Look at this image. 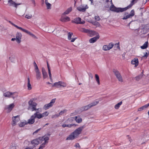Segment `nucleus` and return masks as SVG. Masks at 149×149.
<instances>
[{"label": "nucleus", "mask_w": 149, "mask_h": 149, "mask_svg": "<svg viewBox=\"0 0 149 149\" xmlns=\"http://www.w3.org/2000/svg\"><path fill=\"white\" fill-rule=\"evenodd\" d=\"M105 7L106 8H110V10L113 11L118 13L123 12L125 11L124 8H116L113 4L112 0H106L105 3Z\"/></svg>", "instance_id": "f257e3e1"}, {"label": "nucleus", "mask_w": 149, "mask_h": 149, "mask_svg": "<svg viewBox=\"0 0 149 149\" xmlns=\"http://www.w3.org/2000/svg\"><path fill=\"white\" fill-rule=\"evenodd\" d=\"M85 127L84 125H83L77 129L69 135L67 138L66 140H72L78 137L79 135L81 133Z\"/></svg>", "instance_id": "f03ea898"}, {"label": "nucleus", "mask_w": 149, "mask_h": 149, "mask_svg": "<svg viewBox=\"0 0 149 149\" xmlns=\"http://www.w3.org/2000/svg\"><path fill=\"white\" fill-rule=\"evenodd\" d=\"M66 86L67 84L61 81H59L55 83L53 85V87L55 86L56 88H61L65 87Z\"/></svg>", "instance_id": "7ed1b4c3"}, {"label": "nucleus", "mask_w": 149, "mask_h": 149, "mask_svg": "<svg viewBox=\"0 0 149 149\" xmlns=\"http://www.w3.org/2000/svg\"><path fill=\"white\" fill-rule=\"evenodd\" d=\"M113 72L118 81L120 82H123V79L120 72L118 70H114Z\"/></svg>", "instance_id": "20e7f679"}, {"label": "nucleus", "mask_w": 149, "mask_h": 149, "mask_svg": "<svg viewBox=\"0 0 149 149\" xmlns=\"http://www.w3.org/2000/svg\"><path fill=\"white\" fill-rule=\"evenodd\" d=\"M55 100V99H53L49 103L45 104L43 107V109L45 110H47L51 107L54 103Z\"/></svg>", "instance_id": "39448f33"}, {"label": "nucleus", "mask_w": 149, "mask_h": 149, "mask_svg": "<svg viewBox=\"0 0 149 149\" xmlns=\"http://www.w3.org/2000/svg\"><path fill=\"white\" fill-rule=\"evenodd\" d=\"M16 93V92L12 93L9 91H7L4 93L3 96L6 97H8V98L12 97L13 99H14L15 97L13 96Z\"/></svg>", "instance_id": "423d86ee"}, {"label": "nucleus", "mask_w": 149, "mask_h": 149, "mask_svg": "<svg viewBox=\"0 0 149 149\" xmlns=\"http://www.w3.org/2000/svg\"><path fill=\"white\" fill-rule=\"evenodd\" d=\"M88 8V7L87 5H86L85 6L84 5H81L77 7V9L79 11L84 12Z\"/></svg>", "instance_id": "0eeeda50"}, {"label": "nucleus", "mask_w": 149, "mask_h": 149, "mask_svg": "<svg viewBox=\"0 0 149 149\" xmlns=\"http://www.w3.org/2000/svg\"><path fill=\"white\" fill-rule=\"evenodd\" d=\"M72 22L77 24H84L85 23V21L84 20L81 21V18L80 17H78L74 19Z\"/></svg>", "instance_id": "6e6552de"}, {"label": "nucleus", "mask_w": 149, "mask_h": 149, "mask_svg": "<svg viewBox=\"0 0 149 149\" xmlns=\"http://www.w3.org/2000/svg\"><path fill=\"white\" fill-rule=\"evenodd\" d=\"M22 37V34L20 33H17L15 36V39L18 43H20L21 42V39Z\"/></svg>", "instance_id": "1a4fd4ad"}, {"label": "nucleus", "mask_w": 149, "mask_h": 149, "mask_svg": "<svg viewBox=\"0 0 149 149\" xmlns=\"http://www.w3.org/2000/svg\"><path fill=\"white\" fill-rule=\"evenodd\" d=\"M134 11L133 10H132L130 12V13L126 16H124L123 18V19H126L129 18H130L134 16Z\"/></svg>", "instance_id": "9d476101"}, {"label": "nucleus", "mask_w": 149, "mask_h": 149, "mask_svg": "<svg viewBox=\"0 0 149 149\" xmlns=\"http://www.w3.org/2000/svg\"><path fill=\"white\" fill-rule=\"evenodd\" d=\"M42 143V142L41 141L40 139V137L38 139L33 140L31 141V144L32 145H37L39 143Z\"/></svg>", "instance_id": "9b49d317"}, {"label": "nucleus", "mask_w": 149, "mask_h": 149, "mask_svg": "<svg viewBox=\"0 0 149 149\" xmlns=\"http://www.w3.org/2000/svg\"><path fill=\"white\" fill-rule=\"evenodd\" d=\"M70 120H74L76 122L78 123H80L82 121V120L79 116H76L74 117H71L70 118Z\"/></svg>", "instance_id": "f8f14e48"}, {"label": "nucleus", "mask_w": 149, "mask_h": 149, "mask_svg": "<svg viewBox=\"0 0 149 149\" xmlns=\"http://www.w3.org/2000/svg\"><path fill=\"white\" fill-rule=\"evenodd\" d=\"M8 3L10 6H13L16 8H17V6L21 5V3H16L15 2L13 1V0H9L8 1Z\"/></svg>", "instance_id": "ddd939ff"}, {"label": "nucleus", "mask_w": 149, "mask_h": 149, "mask_svg": "<svg viewBox=\"0 0 149 149\" xmlns=\"http://www.w3.org/2000/svg\"><path fill=\"white\" fill-rule=\"evenodd\" d=\"M13 122L12 123L13 125H15L18 122L19 120V116H14L12 118Z\"/></svg>", "instance_id": "4468645a"}, {"label": "nucleus", "mask_w": 149, "mask_h": 149, "mask_svg": "<svg viewBox=\"0 0 149 149\" xmlns=\"http://www.w3.org/2000/svg\"><path fill=\"white\" fill-rule=\"evenodd\" d=\"M36 73V77L37 80L40 79L41 78V74L38 68L34 69Z\"/></svg>", "instance_id": "2eb2a0df"}, {"label": "nucleus", "mask_w": 149, "mask_h": 149, "mask_svg": "<svg viewBox=\"0 0 149 149\" xmlns=\"http://www.w3.org/2000/svg\"><path fill=\"white\" fill-rule=\"evenodd\" d=\"M73 33L70 32H69L68 34V39L69 40H71V42H74L75 40L77 39V38H72L71 37Z\"/></svg>", "instance_id": "dca6fc26"}, {"label": "nucleus", "mask_w": 149, "mask_h": 149, "mask_svg": "<svg viewBox=\"0 0 149 149\" xmlns=\"http://www.w3.org/2000/svg\"><path fill=\"white\" fill-rule=\"evenodd\" d=\"M15 106L14 103H12L6 106L5 107V109L7 110L9 112H10Z\"/></svg>", "instance_id": "f3484780"}, {"label": "nucleus", "mask_w": 149, "mask_h": 149, "mask_svg": "<svg viewBox=\"0 0 149 149\" xmlns=\"http://www.w3.org/2000/svg\"><path fill=\"white\" fill-rule=\"evenodd\" d=\"M40 139L42 142V141H44L43 143L46 144V143H48V141L49 140V137L47 136H44L42 137H40Z\"/></svg>", "instance_id": "a211bd4d"}, {"label": "nucleus", "mask_w": 149, "mask_h": 149, "mask_svg": "<svg viewBox=\"0 0 149 149\" xmlns=\"http://www.w3.org/2000/svg\"><path fill=\"white\" fill-rule=\"evenodd\" d=\"M99 38V35H97L96 36L91 38L89 40V42L91 43H94Z\"/></svg>", "instance_id": "6ab92c4d"}, {"label": "nucleus", "mask_w": 149, "mask_h": 149, "mask_svg": "<svg viewBox=\"0 0 149 149\" xmlns=\"http://www.w3.org/2000/svg\"><path fill=\"white\" fill-rule=\"evenodd\" d=\"M131 63L133 65H135V67L137 66L139 64L138 59L137 58H135L131 61Z\"/></svg>", "instance_id": "aec40b11"}, {"label": "nucleus", "mask_w": 149, "mask_h": 149, "mask_svg": "<svg viewBox=\"0 0 149 149\" xmlns=\"http://www.w3.org/2000/svg\"><path fill=\"white\" fill-rule=\"evenodd\" d=\"M34 116L33 115H32L30 118L29 119L28 121V123L29 124H32L34 123L35 122V119L34 117Z\"/></svg>", "instance_id": "412c9836"}, {"label": "nucleus", "mask_w": 149, "mask_h": 149, "mask_svg": "<svg viewBox=\"0 0 149 149\" xmlns=\"http://www.w3.org/2000/svg\"><path fill=\"white\" fill-rule=\"evenodd\" d=\"M29 104L30 105V107L28 109L29 110L30 109L31 107H36L37 105V104L33 102V101L31 100L29 102Z\"/></svg>", "instance_id": "4be33fe9"}, {"label": "nucleus", "mask_w": 149, "mask_h": 149, "mask_svg": "<svg viewBox=\"0 0 149 149\" xmlns=\"http://www.w3.org/2000/svg\"><path fill=\"white\" fill-rule=\"evenodd\" d=\"M136 0H132V1L131 2L130 4L127 7L124 8H125V10H126L127 9L130 8L133 6V5L135 3H136Z\"/></svg>", "instance_id": "5701e85b"}, {"label": "nucleus", "mask_w": 149, "mask_h": 149, "mask_svg": "<svg viewBox=\"0 0 149 149\" xmlns=\"http://www.w3.org/2000/svg\"><path fill=\"white\" fill-rule=\"evenodd\" d=\"M42 71L43 75V77L44 79H45L48 77L47 74L46 72L45 69L43 68H42Z\"/></svg>", "instance_id": "b1692460"}, {"label": "nucleus", "mask_w": 149, "mask_h": 149, "mask_svg": "<svg viewBox=\"0 0 149 149\" xmlns=\"http://www.w3.org/2000/svg\"><path fill=\"white\" fill-rule=\"evenodd\" d=\"M33 115L34 116V117L35 118H36L38 119H40L42 118L41 113H40L38 111H37Z\"/></svg>", "instance_id": "393cba45"}, {"label": "nucleus", "mask_w": 149, "mask_h": 149, "mask_svg": "<svg viewBox=\"0 0 149 149\" xmlns=\"http://www.w3.org/2000/svg\"><path fill=\"white\" fill-rule=\"evenodd\" d=\"M88 34L90 36L92 37L94 35H96L97 33L94 31L89 30Z\"/></svg>", "instance_id": "a878e982"}, {"label": "nucleus", "mask_w": 149, "mask_h": 149, "mask_svg": "<svg viewBox=\"0 0 149 149\" xmlns=\"http://www.w3.org/2000/svg\"><path fill=\"white\" fill-rule=\"evenodd\" d=\"M61 20L63 22H65L70 21V19L69 17L65 16L64 17H62L61 19Z\"/></svg>", "instance_id": "bb28decb"}, {"label": "nucleus", "mask_w": 149, "mask_h": 149, "mask_svg": "<svg viewBox=\"0 0 149 149\" xmlns=\"http://www.w3.org/2000/svg\"><path fill=\"white\" fill-rule=\"evenodd\" d=\"M99 102V101L97 100L89 104L91 108L97 105Z\"/></svg>", "instance_id": "cd10ccee"}, {"label": "nucleus", "mask_w": 149, "mask_h": 149, "mask_svg": "<svg viewBox=\"0 0 149 149\" xmlns=\"http://www.w3.org/2000/svg\"><path fill=\"white\" fill-rule=\"evenodd\" d=\"M90 108L91 107L89 104H88L87 105L81 107V109L82 111H84L87 110Z\"/></svg>", "instance_id": "c85d7f7f"}, {"label": "nucleus", "mask_w": 149, "mask_h": 149, "mask_svg": "<svg viewBox=\"0 0 149 149\" xmlns=\"http://www.w3.org/2000/svg\"><path fill=\"white\" fill-rule=\"evenodd\" d=\"M77 125H76L75 124H63L62 125V127H71L72 126H76Z\"/></svg>", "instance_id": "c756f323"}, {"label": "nucleus", "mask_w": 149, "mask_h": 149, "mask_svg": "<svg viewBox=\"0 0 149 149\" xmlns=\"http://www.w3.org/2000/svg\"><path fill=\"white\" fill-rule=\"evenodd\" d=\"M143 71H142V72H141V74H140L139 75H138L135 77L136 80L137 81H139V80H140L143 77Z\"/></svg>", "instance_id": "7c9ffc66"}, {"label": "nucleus", "mask_w": 149, "mask_h": 149, "mask_svg": "<svg viewBox=\"0 0 149 149\" xmlns=\"http://www.w3.org/2000/svg\"><path fill=\"white\" fill-rule=\"evenodd\" d=\"M28 84H27V87L28 90H30L32 88L31 86V85L30 83V80L29 79V78L28 77Z\"/></svg>", "instance_id": "2f4dec72"}, {"label": "nucleus", "mask_w": 149, "mask_h": 149, "mask_svg": "<svg viewBox=\"0 0 149 149\" xmlns=\"http://www.w3.org/2000/svg\"><path fill=\"white\" fill-rule=\"evenodd\" d=\"M72 10V8L70 7L68 8L63 13L64 15H67Z\"/></svg>", "instance_id": "473e14b6"}, {"label": "nucleus", "mask_w": 149, "mask_h": 149, "mask_svg": "<svg viewBox=\"0 0 149 149\" xmlns=\"http://www.w3.org/2000/svg\"><path fill=\"white\" fill-rule=\"evenodd\" d=\"M148 105L147 104H145L144 105V106L141 107L139 108L138 109V111H140L143 110L144 109H145L147 108L148 107Z\"/></svg>", "instance_id": "72a5a7b5"}, {"label": "nucleus", "mask_w": 149, "mask_h": 149, "mask_svg": "<svg viewBox=\"0 0 149 149\" xmlns=\"http://www.w3.org/2000/svg\"><path fill=\"white\" fill-rule=\"evenodd\" d=\"M148 42H146L143 44V45L141 47V48L143 49H144L146 48L148 46Z\"/></svg>", "instance_id": "f704fd0d"}, {"label": "nucleus", "mask_w": 149, "mask_h": 149, "mask_svg": "<svg viewBox=\"0 0 149 149\" xmlns=\"http://www.w3.org/2000/svg\"><path fill=\"white\" fill-rule=\"evenodd\" d=\"M122 104V101H121L120 102H119L115 106V108L116 109H118L119 108L120 106Z\"/></svg>", "instance_id": "c9c22d12"}, {"label": "nucleus", "mask_w": 149, "mask_h": 149, "mask_svg": "<svg viewBox=\"0 0 149 149\" xmlns=\"http://www.w3.org/2000/svg\"><path fill=\"white\" fill-rule=\"evenodd\" d=\"M95 80L96 81V82L97 84L98 85L100 84V79L99 77L98 74H95Z\"/></svg>", "instance_id": "e433bc0d"}, {"label": "nucleus", "mask_w": 149, "mask_h": 149, "mask_svg": "<svg viewBox=\"0 0 149 149\" xmlns=\"http://www.w3.org/2000/svg\"><path fill=\"white\" fill-rule=\"evenodd\" d=\"M21 30L24 32L26 33H27L29 35H30L31 36V35H32L33 34V33H31L30 32L28 31V30H26L25 29H24L22 28V29H21Z\"/></svg>", "instance_id": "4c0bfd02"}, {"label": "nucleus", "mask_w": 149, "mask_h": 149, "mask_svg": "<svg viewBox=\"0 0 149 149\" xmlns=\"http://www.w3.org/2000/svg\"><path fill=\"white\" fill-rule=\"evenodd\" d=\"M102 49L104 51H107L109 50L108 46V45H105L103 46Z\"/></svg>", "instance_id": "58836bf2"}, {"label": "nucleus", "mask_w": 149, "mask_h": 149, "mask_svg": "<svg viewBox=\"0 0 149 149\" xmlns=\"http://www.w3.org/2000/svg\"><path fill=\"white\" fill-rule=\"evenodd\" d=\"M48 114L49 113L47 111L45 112L42 113H41L42 118L43 117L47 116L48 115Z\"/></svg>", "instance_id": "ea45409f"}, {"label": "nucleus", "mask_w": 149, "mask_h": 149, "mask_svg": "<svg viewBox=\"0 0 149 149\" xmlns=\"http://www.w3.org/2000/svg\"><path fill=\"white\" fill-rule=\"evenodd\" d=\"M16 144L13 143L10 147V149H16Z\"/></svg>", "instance_id": "a19ab883"}, {"label": "nucleus", "mask_w": 149, "mask_h": 149, "mask_svg": "<svg viewBox=\"0 0 149 149\" xmlns=\"http://www.w3.org/2000/svg\"><path fill=\"white\" fill-rule=\"evenodd\" d=\"M113 46V44L112 43H109L108 46V47L109 50L111 49L112 48Z\"/></svg>", "instance_id": "79ce46f5"}, {"label": "nucleus", "mask_w": 149, "mask_h": 149, "mask_svg": "<svg viewBox=\"0 0 149 149\" xmlns=\"http://www.w3.org/2000/svg\"><path fill=\"white\" fill-rule=\"evenodd\" d=\"M15 58V56H12L9 57V59L12 62H13L14 61V59Z\"/></svg>", "instance_id": "37998d69"}, {"label": "nucleus", "mask_w": 149, "mask_h": 149, "mask_svg": "<svg viewBox=\"0 0 149 149\" xmlns=\"http://www.w3.org/2000/svg\"><path fill=\"white\" fill-rule=\"evenodd\" d=\"M32 17V15H26L25 16V17L28 19H30Z\"/></svg>", "instance_id": "c03bdc74"}, {"label": "nucleus", "mask_w": 149, "mask_h": 149, "mask_svg": "<svg viewBox=\"0 0 149 149\" xmlns=\"http://www.w3.org/2000/svg\"><path fill=\"white\" fill-rule=\"evenodd\" d=\"M46 144L45 143H43L42 144L40 145V147L38 149H43V148L45 147V145Z\"/></svg>", "instance_id": "a18cd8bd"}, {"label": "nucleus", "mask_w": 149, "mask_h": 149, "mask_svg": "<svg viewBox=\"0 0 149 149\" xmlns=\"http://www.w3.org/2000/svg\"><path fill=\"white\" fill-rule=\"evenodd\" d=\"M47 6V9H50L51 8V5L49 3H47L46 4Z\"/></svg>", "instance_id": "49530a36"}, {"label": "nucleus", "mask_w": 149, "mask_h": 149, "mask_svg": "<svg viewBox=\"0 0 149 149\" xmlns=\"http://www.w3.org/2000/svg\"><path fill=\"white\" fill-rule=\"evenodd\" d=\"M48 73L49 76V77L50 79L51 80H52V75L50 71V69H49Z\"/></svg>", "instance_id": "de8ad7c7"}, {"label": "nucleus", "mask_w": 149, "mask_h": 149, "mask_svg": "<svg viewBox=\"0 0 149 149\" xmlns=\"http://www.w3.org/2000/svg\"><path fill=\"white\" fill-rule=\"evenodd\" d=\"M26 124V123L22 122H21L19 124V125L20 127H22L24 126Z\"/></svg>", "instance_id": "09e8293b"}, {"label": "nucleus", "mask_w": 149, "mask_h": 149, "mask_svg": "<svg viewBox=\"0 0 149 149\" xmlns=\"http://www.w3.org/2000/svg\"><path fill=\"white\" fill-rule=\"evenodd\" d=\"M60 116V114H56L54 115H53L52 116V118H56Z\"/></svg>", "instance_id": "8fccbe9b"}, {"label": "nucleus", "mask_w": 149, "mask_h": 149, "mask_svg": "<svg viewBox=\"0 0 149 149\" xmlns=\"http://www.w3.org/2000/svg\"><path fill=\"white\" fill-rule=\"evenodd\" d=\"M11 24L13 25L15 27H16L17 28V29H20V30H21V29H22V27H19L13 23H11Z\"/></svg>", "instance_id": "3c124183"}, {"label": "nucleus", "mask_w": 149, "mask_h": 149, "mask_svg": "<svg viewBox=\"0 0 149 149\" xmlns=\"http://www.w3.org/2000/svg\"><path fill=\"white\" fill-rule=\"evenodd\" d=\"M144 55L142 57H146L147 58L148 56V55L149 53H148L147 52H145L144 53Z\"/></svg>", "instance_id": "603ef678"}, {"label": "nucleus", "mask_w": 149, "mask_h": 149, "mask_svg": "<svg viewBox=\"0 0 149 149\" xmlns=\"http://www.w3.org/2000/svg\"><path fill=\"white\" fill-rule=\"evenodd\" d=\"M95 19L97 21H99L100 19V18L98 16H96L95 17Z\"/></svg>", "instance_id": "864d4df0"}, {"label": "nucleus", "mask_w": 149, "mask_h": 149, "mask_svg": "<svg viewBox=\"0 0 149 149\" xmlns=\"http://www.w3.org/2000/svg\"><path fill=\"white\" fill-rule=\"evenodd\" d=\"M83 29V30H82L83 32H85V33H88V31H89V30L86 29L84 28L83 29Z\"/></svg>", "instance_id": "5fc2aeb1"}, {"label": "nucleus", "mask_w": 149, "mask_h": 149, "mask_svg": "<svg viewBox=\"0 0 149 149\" xmlns=\"http://www.w3.org/2000/svg\"><path fill=\"white\" fill-rule=\"evenodd\" d=\"M30 109H31V110L32 111H36L37 110V109L36 108V107H31Z\"/></svg>", "instance_id": "6e6d98bb"}, {"label": "nucleus", "mask_w": 149, "mask_h": 149, "mask_svg": "<svg viewBox=\"0 0 149 149\" xmlns=\"http://www.w3.org/2000/svg\"><path fill=\"white\" fill-rule=\"evenodd\" d=\"M67 110H64L63 111H61L59 113V114L60 115H61L63 114Z\"/></svg>", "instance_id": "4d7b16f0"}, {"label": "nucleus", "mask_w": 149, "mask_h": 149, "mask_svg": "<svg viewBox=\"0 0 149 149\" xmlns=\"http://www.w3.org/2000/svg\"><path fill=\"white\" fill-rule=\"evenodd\" d=\"M41 128H40L36 130L33 133V135H34L36 134L37 133L41 130Z\"/></svg>", "instance_id": "13d9d810"}, {"label": "nucleus", "mask_w": 149, "mask_h": 149, "mask_svg": "<svg viewBox=\"0 0 149 149\" xmlns=\"http://www.w3.org/2000/svg\"><path fill=\"white\" fill-rule=\"evenodd\" d=\"M88 74L89 77L91 78V79L93 78V76L92 73H88Z\"/></svg>", "instance_id": "bf43d9fd"}, {"label": "nucleus", "mask_w": 149, "mask_h": 149, "mask_svg": "<svg viewBox=\"0 0 149 149\" xmlns=\"http://www.w3.org/2000/svg\"><path fill=\"white\" fill-rule=\"evenodd\" d=\"M34 66L35 67L34 69L38 68L37 65L36 64V63L35 62H34Z\"/></svg>", "instance_id": "052dcab7"}, {"label": "nucleus", "mask_w": 149, "mask_h": 149, "mask_svg": "<svg viewBox=\"0 0 149 149\" xmlns=\"http://www.w3.org/2000/svg\"><path fill=\"white\" fill-rule=\"evenodd\" d=\"M75 146L77 148H79L80 147V146L79 144L78 143H77L75 144Z\"/></svg>", "instance_id": "680f3d73"}, {"label": "nucleus", "mask_w": 149, "mask_h": 149, "mask_svg": "<svg viewBox=\"0 0 149 149\" xmlns=\"http://www.w3.org/2000/svg\"><path fill=\"white\" fill-rule=\"evenodd\" d=\"M92 23L95 25H98L99 24V23L97 22H93Z\"/></svg>", "instance_id": "e2e57ef3"}, {"label": "nucleus", "mask_w": 149, "mask_h": 149, "mask_svg": "<svg viewBox=\"0 0 149 149\" xmlns=\"http://www.w3.org/2000/svg\"><path fill=\"white\" fill-rule=\"evenodd\" d=\"M25 149H35V146L31 147H28L25 148Z\"/></svg>", "instance_id": "0e129e2a"}, {"label": "nucleus", "mask_w": 149, "mask_h": 149, "mask_svg": "<svg viewBox=\"0 0 149 149\" xmlns=\"http://www.w3.org/2000/svg\"><path fill=\"white\" fill-rule=\"evenodd\" d=\"M31 36L33 38H34L35 39H38V38L36 36L34 35L33 34L32 35H31Z\"/></svg>", "instance_id": "69168bd1"}, {"label": "nucleus", "mask_w": 149, "mask_h": 149, "mask_svg": "<svg viewBox=\"0 0 149 149\" xmlns=\"http://www.w3.org/2000/svg\"><path fill=\"white\" fill-rule=\"evenodd\" d=\"M31 1H32V3H33L34 6H35L36 5V3L35 0H31Z\"/></svg>", "instance_id": "338daca9"}, {"label": "nucleus", "mask_w": 149, "mask_h": 149, "mask_svg": "<svg viewBox=\"0 0 149 149\" xmlns=\"http://www.w3.org/2000/svg\"><path fill=\"white\" fill-rule=\"evenodd\" d=\"M36 111H39L40 112H41V111H42L41 109L40 108H39L37 109V110Z\"/></svg>", "instance_id": "774afa93"}]
</instances>
